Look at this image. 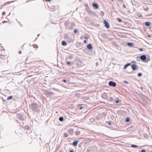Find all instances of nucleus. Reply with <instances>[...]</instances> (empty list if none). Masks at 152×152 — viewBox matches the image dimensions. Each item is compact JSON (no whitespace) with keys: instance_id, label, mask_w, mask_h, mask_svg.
Listing matches in <instances>:
<instances>
[{"instance_id":"35","label":"nucleus","mask_w":152,"mask_h":152,"mask_svg":"<svg viewBox=\"0 0 152 152\" xmlns=\"http://www.w3.org/2000/svg\"><path fill=\"white\" fill-rule=\"evenodd\" d=\"M117 19L118 20L119 22H121L122 21V20L121 19L117 18Z\"/></svg>"},{"instance_id":"37","label":"nucleus","mask_w":152,"mask_h":152,"mask_svg":"<svg viewBox=\"0 0 152 152\" xmlns=\"http://www.w3.org/2000/svg\"><path fill=\"white\" fill-rule=\"evenodd\" d=\"M119 100H117L115 101V103H118L119 102Z\"/></svg>"},{"instance_id":"19","label":"nucleus","mask_w":152,"mask_h":152,"mask_svg":"<svg viewBox=\"0 0 152 152\" xmlns=\"http://www.w3.org/2000/svg\"><path fill=\"white\" fill-rule=\"evenodd\" d=\"M80 132L77 131H76L75 132V134L77 135H79L80 134Z\"/></svg>"},{"instance_id":"29","label":"nucleus","mask_w":152,"mask_h":152,"mask_svg":"<svg viewBox=\"0 0 152 152\" xmlns=\"http://www.w3.org/2000/svg\"><path fill=\"white\" fill-rule=\"evenodd\" d=\"M113 98L112 97H110L109 99V100L110 101L112 102L113 101Z\"/></svg>"},{"instance_id":"26","label":"nucleus","mask_w":152,"mask_h":152,"mask_svg":"<svg viewBox=\"0 0 152 152\" xmlns=\"http://www.w3.org/2000/svg\"><path fill=\"white\" fill-rule=\"evenodd\" d=\"M129 121H130V119L128 117L126 118V122H129Z\"/></svg>"},{"instance_id":"50","label":"nucleus","mask_w":152,"mask_h":152,"mask_svg":"<svg viewBox=\"0 0 152 152\" xmlns=\"http://www.w3.org/2000/svg\"><path fill=\"white\" fill-rule=\"evenodd\" d=\"M45 1H50L51 0H45Z\"/></svg>"},{"instance_id":"7","label":"nucleus","mask_w":152,"mask_h":152,"mask_svg":"<svg viewBox=\"0 0 152 152\" xmlns=\"http://www.w3.org/2000/svg\"><path fill=\"white\" fill-rule=\"evenodd\" d=\"M140 58L142 61H145L146 59V57L145 55H142L141 56Z\"/></svg>"},{"instance_id":"45","label":"nucleus","mask_w":152,"mask_h":152,"mask_svg":"<svg viewBox=\"0 0 152 152\" xmlns=\"http://www.w3.org/2000/svg\"><path fill=\"white\" fill-rule=\"evenodd\" d=\"M19 54H21V53H22V52H21V51H20H20H19Z\"/></svg>"},{"instance_id":"48","label":"nucleus","mask_w":152,"mask_h":152,"mask_svg":"<svg viewBox=\"0 0 152 152\" xmlns=\"http://www.w3.org/2000/svg\"><path fill=\"white\" fill-rule=\"evenodd\" d=\"M86 42V40H84V43H85Z\"/></svg>"},{"instance_id":"39","label":"nucleus","mask_w":152,"mask_h":152,"mask_svg":"<svg viewBox=\"0 0 152 152\" xmlns=\"http://www.w3.org/2000/svg\"><path fill=\"white\" fill-rule=\"evenodd\" d=\"M84 38L86 39H87L88 38V37L87 36H85L84 37Z\"/></svg>"},{"instance_id":"30","label":"nucleus","mask_w":152,"mask_h":152,"mask_svg":"<svg viewBox=\"0 0 152 152\" xmlns=\"http://www.w3.org/2000/svg\"><path fill=\"white\" fill-rule=\"evenodd\" d=\"M4 57V56L0 54V58H2Z\"/></svg>"},{"instance_id":"25","label":"nucleus","mask_w":152,"mask_h":152,"mask_svg":"<svg viewBox=\"0 0 152 152\" xmlns=\"http://www.w3.org/2000/svg\"><path fill=\"white\" fill-rule=\"evenodd\" d=\"M33 46L35 48H37L38 47V46L36 44L34 45H33Z\"/></svg>"},{"instance_id":"9","label":"nucleus","mask_w":152,"mask_h":152,"mask_svg":"<svg viewBox=\"0 0 152 152\" xmlns=\"http://www.w3.org/2000/svg\"><path fill=\"white\" fill-rule=\"evenodd\" d=\"M45 94L47 96H50L53 94V93L50 91H47L45 93Z\"/></svg>"},{"instance_id":"24","label":"nucleus","mask_w":152,"mask_h":152,"mask_svg":"<svg viewBox=\"0 0 152 152\" xmlns=\"http://www.w3.org/2000/svg\"><path fill=\"white\" fill-rule=\"evenodd\" d=\"M12 96H8V98H7V100H10L11 99H12Z\"/></svg>"},{"instance_id":"4","label":"nucleus","mask_w":152,"mask_h":152,"mask_svg":"<svg viewBox=\"0 0 152 152\" xmlns=\"http://www.w3.org/2000/svg\"><path fill=\"white\" fill-rule=\"evenodd\" d=\"M104 23L107 28L108 29L110 28V25L106 20H104Z\"/></svg>"},{"instance_id":"10","label":"nucleus","mask_w":152,"mask_h":152,"mask_svg":"<svg viewBox=\"0 0 152 152\" xmlns=\"http://www.w3.org/2000/svg\"><path fill=\"white\" fill-rule=\"evenodd\" d=\"M102 97L103 98L106 99L107 97V95L106 93H104L102 94Z\"/></svg>"},{"instance_id":"13","label":"nucleus","mask_w":152,"mask_h":152,"mask_svg":"<svg viewBox=\"0 0 152 152\" xmlns=\"http://www.w3.org/2000/svg\"><path fill=\"white\" fill-rule=\"evenodd\" d=\"M78 142V141H74L73 143H72V145H73L74 146H76L77 145V143Z\"/></svg>"},{"instance_id":"2","label":"nucleus","mask_w":152,"mask_h":152,"mask_svg":"<svg viewBox=\"0 0 152 152\" xmlns=\"http://www.w3.org/2000/svg\"><path fill=\"white\" fill-rule=\"evenodd\" d=\"M31 109L34 112H36L38 110L37 105L34 103H31L29 105Z\"/></svg>"},{"instance_id":"28","label":"nucleus","mask_w":152,"mask_h":152,"mask_svg":"<svg viewBox=\"0 0 152 152\" xmlns=\"http://www.w3.org/2000/svg\"><path fill=\"white\" fill-rule=\"evenodd\" d=\"M137 75L138 77H141L142 76V74L141 73H139Z\"/></svg>"},{"instance_id":"38","label":"nucleus","mask_w":152,"mask_h":152,"mask_svg":"<svg viewBox=\"0 0 152 152\" xmlns=\"http://www.w3.org/2000/svg\"><path fill=\"white\" fill-rule=\"evenodd\" d=\"M74 32L75 33H76L77 32V31L76 29H75L74 31Z\"/></svg>"},{"instance_id":"5","label":"nucleus","mask_w":152,"mask_h":152,"mask_svg":"<svg viewBox=\"0 0 152 152\" xmlns=\"http://www.w3.org/2000/svg\"><path fill=\"white\" fill-rule=\"evenodd\" d=\"M131 68L133 70H135L137 69V66L135 64H133L131 65Z\"/></svg>"},{"instance_id":"14","label":"nucleus","mask_w":152,"mask_h":152,"mask_svg":"<svg viewBox=\"0 0 152 152\" xmlns=\"http://www.w3.org/2000/svg\"><path fill=\"white\" fill-rule=\"evenodd\" d=\"M87 48L89 49H92V47L90 44H88L87 46Z\"/></svg>"},{"instance_id":"53","label":"nucleus","mask_w":152,"mask_h":152,"mask_svg":"<svg viewBox=\"0 0 152 152\" xmlns=\"http://www.w3.org/2000/svg\"><path fill=\"white\" fill-rule=\"evenodd\" d=\"M148 37H151V36H150V35H148Z\"/></svg>"},{"instance_id":"16","label":"nucleus","mask_w":152,"mask_h":152,"mask_svg":"<svg viewBox=\"0 0 152 152\" xmlns=\"http://www.w3.org/2000/svg\"><path fill=\"white\" fill-rule=\"evenodd\" d=\"M143 9L144 11H147L148 10V8L146 6H144L143 7Z\"/></svg>"},{"instance_id":"54","label":"nucleus","mask_w":152,"mask_h":152,"mask_svg":"<svg viewBox=\"0 0 152 152\" xmlns=\"http://www.w3.org/2000/svg\"><path fill=\"white\" fill-rule=\"evenodd\" d=\"M141 88L142 89H143V88L142 87H141Z\"/></svg>"},{"instance_id":"58","label":"nucleus","mask_w":152,"mask_h":152,"mask_svg":"<svg viewBox=\"0 0 152 152\" xmlns=\"http://www.w3.org/2000/svg\"><path fill=\"white\" fill-rule=\"evenodd\" d=\"M147 59H148V60H150V59H149L148 58H147Z\"/></svg>"},{"instance_id":"21","label":"nucleus","mask_w":152,"mask_h":152,"mask_svg":"<svg viewBox=\"0 0 152 152\" xmlns=\"http://www.w3.org/2000/svg\"><path fill=\"white\" fill-rule=\"evenodd\" d=\"M59 120L61 121H63L64 118L63 117H60L59 118Z\"/></svg>"},{"instance_id":"22","label":"nucleus","mask_w":152,"mask_h":152,"mask_svg":"<svg viewBox=\"0 0 152 152\" xmlns=\"http://www.w3.org/2000/svg\"><path fill=\"white\" fill-rule=\"evenodd\" d=\"M138 147V146L136 145H131V147H132L133 148H137V147Z\"/></svg>"},{"instance_id":"12","label":"nucleus","mask_w":152,"mask_h":152,"mask_svg":"<svg viewBox=\"0 0 152 152\" xmlns=\"http://www.w3.org/2000/svg\"><path fill=\"white\" fill-rule=\"evenodd\" d=\"M93 6L96 9H97L98 8V6L97 4L94 3L93 4Z\"/></svg>"},{"instance_id":"27","label":"nucleus","mask_w":152,"mask_h":152,"mask_svg":"<svg viewBox=\"0 0 152 152\" xmlns=\"http://www.w3.org/2000/svg\"><path fill=\"white\" fill-rule=\"evenodd\" d=\"M100 15H104V12L103 11H101L100 12Z\"/></svg>"},{"instance_id":"62","label":"nucleus","mask_w":152,"mask_h":152,"mask_svg":"<svg viewBox=\"0 0 152 152\" xmlns=\"http://www.w3.org/2000/svg\"><path fill=\"white\" fill-rule=\"evenodd\" d=\"M37 39V38H36V39H35V40H36Z\"/></svg>"},{"instance_id":"60","label":"nucleus","mask_w":152,"mask_h":152,"mask_svg":"<svg viewBox=\"0 0 152 152\" xmlns=\"http://www.w3.org/2000/svg\"><path fill=\"white\" fill-rule=\"evenodd\" d=\"M4 22H6V21H3Z\"/></svg>"},{"instance_id":"17","label":"nucleus","mask_w":152,"mask_h":152,"mask_svg":"<svg viewBox=\"0 0 152 152\" xmlns=\"http://www.w3.org/2000/svg\"><path fill=\"white\" fill-rule=\"evenodd\" d=\"M150 25V23L148 21H147L145 22V25L147 26H149Z\"/></svg>"},{"instance_id":"1","label":"nucleus","mask_w":152,"mask_h":152,"mask_svg":"<svg viewBox=\"0 0 152 152\" xmlns=\"http://www.w3.org/2000/svg\"><path fill=\"white\" fill-rule=\"evenodd\" d=\"M65 24L66 28L70 30L72 29L75 26L74 23L70 22L68 20L65 22Z\"/></svg>"},{"instance_id":"61","label":"nucleus","mask_w":152,"mask_h":152,"mask_svg":"<svg viewBox=\"0 0 152 152\" xmlns=\"http://www.w3.org/2000/svg\"><path fill=\"white\" fill-rule=\"evenodd\" d=\"M114 0H111L112 1H114Z\"/></svg>"},{"instance_id":"34","label":"nucleus","mask_w":152,"mask_h":152,"mask_svg":"<svg viewBox=\"0 0 152 152\" xmlns=\"http://www.w3.org/2000/svg\"><path fill=\"white\" fill-rule=\"evenodd\" d=\"M123 83H124L126 84H128L129 83L128 82L126 81H123Z\"/></svg>"},{"instance_id":"52","label":"nucleus","mask_w":152,"mask_h":152,"mask_svg":"<svg viewBox=\"0 0 152 152\" xmlns=\"http://www.w3.org/2000/svg\"><path fill=\"white\" fill-rule=\"evenodd\" d=\"M70 152H74V151H73L71 150L70 151Z\"/></svg>"},{"instance_id":"49","label":"nucleus","mask_w":152,"mask_h":152,"mask_svg":"<svg viewBox=\"0 0 152 152\" xmlns=\"http://www.w3.org/2000/svg\"><path fill=\"white\" fill-rule=\"evenodd\" d=\"M123 7H124L126 8V6H125V5L123 4Z\"/></svg>"},{"instance_id":"40","label":"nucleus","mask_w":152,"mask_h":152,"mask_svg":"<svg viewBox=\"0 0 152 152\" xmlns=\"http://www.w3.org/2000/svg\"><path fill=\"white\" fill-rule=\"evenodd\" d=\"M62 81L64 83H66V80H64Z\"/></svg>"},{"instance_id":"51","label":"nucleus","mask_w":152,"mask_h":152,"mask_svg":"<svg viewBox=\"0 0 152 152\" xmlns=\"http://www.w3.org/2000/svg\"><path fill=\"white\" fill-rule=\"evenodd\" d=\"M14 1H11V2L9 1V2H8V3H10V2H14Z\"/></svg>"},{"instance_id":"42","label":"nucleus","mask_w":152,"mask_h":152,"mask_svg":"<svg viewBox=\"0 0 152 152\" xmlns=\"http://www.w3.org/2000/svg\"><path fill=\"white\" fill-rule=\"evenodd\" d=\"M5 15V12H3L2 13V15Z\"/></svg>"},{"instance_id":"43","label":"nucleus","mask_w":152,"mask_h":152,"mask_svg":"<svg viewBox=\"0 0 152 152\" xmlns=\"http://www.w3.org/2000/svg\"><path fill=\"white\" fill-rule=\"evenodd\" d=\"M139 50L141 51H142L143 50V49L142 48H140Z\"/></svg>"},{"instance_id":"33","label":"nucleus","mask_w":152,"mask_h":152,"mask_svg":"<svg viewBox=\"0 0 152 152\" xmlns=\"http://www.w3.org/2000/svg\"><path fill=\"white\" fill-rule=\"evenodd\" d=\"M98 152H104V151L103 149H101Z\"/></svg>"},{"instance_id":"6","label":"nucleus","mask_w":152,"mask_h":152,"mask_svg":"<svg viewBox=\"0 0 152 152\" xmlns=\"http://www.w3.org/2000/svg\"><path fill=\"white\" fill-rule=\"evenodd\" d=\"M86 10H87V11L88 12V13L90 15H95V13L93 12V11L90 10L89 9H87V8L86 9Z\"/></svg>"},{"instance_id":"55","label":"nucleus","mask_w":152,"mask_h":152,"mask_svg":"<svg viewBox=\"0 0 152 152\" xmlns=\"http://www.w3.org/2000/svg\"><path fill=\"white\" fill-rule=\"evenodd\" d=\"M39 34H38V35H37V37H39Z\"/></svg>"},{"instance_id":"23","label":"nucleus","mask_w":152,"mask_h":152,"mask_svg":"<svg viewBox=\"0 0 152 152\" xmlns=\"http://www.w3.org/2000/svg\"><path fill=\"white\" fill-rule=\"evenodd\" d=\"M64 137H68V134L66 133H64L63 134Z\"/></svg>"},{"instance_id":"36","label":"nucleus","mask_w":152,"mask_h":152,"mask_svg":"<svg viewBox=\"0 0 152 152\" xmlns=\"http://www.w3.org/2000/svg\"><path fill=\"white\" fill-rule=\"evenodd\" d=\"M67 64L69 65H70L71 64V63L70 61H68L67 62Z\"/></svg>"},{"instance_id":"56","label":"nucleus","mask_w":152,"mask_h":152,"mask_svg":"<svg viewBox=\"0 0 152 152\" xmlns=\"http://www.w3.org/2000/svg\"><path fill=\"white\" fill-rule=\"evenodd\" d=\"M27 129H28V127H27Z\"/></svg>"},{"instance_id":"18","label":"nucleus","mask_w":152,"mask_h":152,"mask_svg":"<svg viewBox=\"0 0 152 152\" xmlns=\"http://www.w3.org/2000/svg\"><path fill=\"white\" fill-rule=\"evenodd\" d=\"M61 44L63 46H65L66 45V43L64 41L62 42Z\"/></svg>"},{"instance_id":"31","label":"nucleus","mask_w":152,"mask_h":152,"mask_svg":"<svg viewBox=\"0 0 152 152\" xmlns=\"http://www.w3.org/2000/svg\"><path fill=\"white\" fill-rule=\"evenodd\" d=\"M137 15L138 17H142V15L139 13H138L137 14Z\"/></svg>"},{"instance_id":"20","label":"nucleus","mask_w":152,"mask_h":152,"mask_svg":"<svg viewBox=\"0 0 152 152\" xmlns=\"http://www.w3.org/2000/svg\"><path fill=\"white\" fill-rule=\"evenodd\" d=\"M127 45L130 46H132L133 45V44L131 42L128 43Z\"/></svg>"},{"instance_id":"8","label":"nucleus","mask_w":152,"mask_h":152,"mask_svg":"<svg viewBox=\"0 0 152 152\" xmlns=\"http://www.w3.org/2000/svg\"><path fill=\"white\" fill-rule=\"evenodd\" d=\"M84 104H80L77 105V107L78 109L79 110H82L84 108V107H83L82 106H83Z\"/></svg>"},{"instance_id":"59","label":"nucleus","mask_w":152,"mask_h":152,"mask_svg":"<svg viewBox=\"0 0 152 152\" xmlns=\"http://www.w3.org/2000/svg\"><path fill=\"white\" fill-rule=\"evenodd\" d=\"M147 59H148V60H150V59H149L148 58H147Z\"/></svg>"},{"instance_id":"3","label":"nucleus","mask_w":152,"mask_h":152,"mask_svg":"<svg viewBox=\"0 0 152 152\" xmlns=\"http://www.w3.org/2000/svg\"><path fill=\"white\" fill-rule=\"evenodd\" d=\"M109 85L111 86L115 87L116 86V84L115 82L112 81H110L108 83Z\"/></svg>"},{"instance_id":"11","label":"nucleus","mask_w":152,"mask_h":152,"mask_svg":"<svg viewBox=\"0 0 152 152\" xmlns=\"http://www.w3.org/2000/svg\"><path fill=\"white\" fill-rule=\"evenodd\" d=\"M68 132L69 134H72L74 132L73 130L72 129H69L68 130Z\"/></svg>"},{"instance_id":"15","label":"nucleus","mask_w":152,"mask_h":152,"mask_svg":"<svg viewBox=\"0 0 152 152\" xmlns=\"http://www.w3.org/2000/svg\"><path fill=\"white\" fill-rule=\"evenodd\" d=\"M130 65H131V64L130 63H127V64H125L124 66V69H126V68H127V67L128 66H129Z\"/></svg>"},{"instance_id":"41","label":"nucleus","mask_w":152,"mask_h":152,"mask_svg":"<svg viewBox=\"0 0 152 152\" xmlns=\"http://www.w3.org/2000/svg\"><path fill=\"white\" fill-rule=\"evenodd\" d=\"M131 62L132 63H136V62L135 61H132Z\"/></svg>"},{"instance_id":"46","label":"nucleus","mask_w":152,"mask_h":152,"mask_svg":"<svg viewBox=\"0 0 152 152\" xmlns=\"http://www.w3.org/2000/svg\"><path fill=\"white\" fill-rule=\"evenodd\" d=\"M96 66H97L98 65V62H96Z\"/></svg>"},{"instance_id":"32","label":"nucleus","mask_w":152,"mask_h":152,"mask_svg":"<svg viewBox=\"0 0 152 152\" xmlns=\"http://www.w3.org/2000/svg\"><path fill=\"white\" fill-rule=\"evenodd\" d=\"M106 123L107 124H108L109 125H111L112 124L111 122L110 121H107L106 122Z\"/></svg>"},{"instance_id":"57","label":"nucleus","mask_w":152,"mask_h":152,"mask_svg":"<svg viewBox=\"0 0 152 152\" xmlns=\"http://www.w3.org/2000/svg\"><path fill=\"white\" fill-rule=\"evenodd\" d=\"M147 59H148V60H150V59H149L148 58H147Z\"/></svg>"},{"instance_id":"47","label":"nucleus","mask_w":152,"mask_h":152,"mask_svg":"<svg viewBox=\"0 0 152 152\" xmlns=\"http://www.w3.org/2000/svg\"><path fill=\"white\" fill-rule=\"evenodd\" d=\"M65 36L66 38H67L69 37L67 35H66Z\"/></svg>"},{"instance_id":"44","label":"nucleus","mask_w":152,"mask_h":152,"mask_svg":"<svg viewBox=\"0 0 152 152\" xmlns=\"http://www.w3.org/2000/svg\"><path fill=\"white\" fill-rule=\"evenodd\" d=\"M20 120H23V118L21 117H20Z\"/></svg>"}]
</instances>
